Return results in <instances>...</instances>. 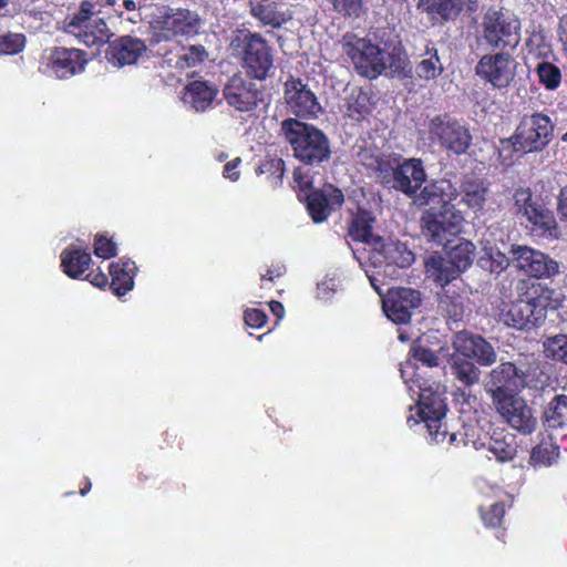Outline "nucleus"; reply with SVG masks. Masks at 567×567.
Masks as SVG:
<instances>
[{"mask_svg": "<svg viewBox=\"0 0 567 567\" xmlns=\"http://www.w3.org/2000/svg\"><path fill=\"white\" fill-rule=\"evenodd\" d=\"M241 159L240 157H236L229 162H227L224 166L223 175L226 178H229L233 182H236L239 179L240 172L238 171V166L240 164Z\"/></svg>", "mask_w": 567, "mask_h": 567, "instance_id": "obj_60", "label": "nucleus"}, {"mask_svg": "<svg viewBox=\"0 0 567 567\" xmlns=\"http://www.w3.org/2000/svg\"><path fill=\"white\" fill-rule=\"evenodd\" d=\"M425 126L430 144L437 145L447 153L463 155L472 144L470 130L449 113L434 115L427 120Z\"/></svg>", "mask_w": 567, "mask_h": 567, "instance_id": "obj_10", "label": "nucleus"}, {"mask_svg": "<svg viewBox=\"0 0 567 567\" xmlns=\"http://www.w3.org/2000/svg\"><path fill=\"white\" fill-rule=\"evenodd\" d=\"M556 32L563 51L567 55V14H563L558 18Z\"/></svg>", "mask_w": 567, "mask_h": 567, "instance_id": "obj_61", "label": "nucleus"}, {"mask_svg": "<svg viewBox=\"0 0 567 567\" xmlns=\"http://www.w3.org/2000/svg\"><path fill=\"white\" fill-rule=\"evenodd\" d=\"M421 8L431 20L445 22L456 17L461 10L460 0H420Z\"/></svg>", "mask_w": 567, "mask_h": 567, "instance_id": "obj_38", "label": "nucleus"}, {"mask_svg": "<svg viewBox=\"0 0 567 567\" xmlns=\"http://www.w3.org/2000/svg\"><path fill=\"white\" fill-rule=\"evenodd\" d=\"M452 346V373L465 386H472L480 381L481 371L472 359L480 365H492L496 361L494 348L478 334L460 331L454 336Z\"/></svg>", "mask_w": 567, "mask_h": 567, "instance_id": "obj_3", "label": "nucleus"}, {"mask_svg": "<svg viewBox=\"0 0 567 567\" xmlns=\"http://www.w3.org/2000/svg\"><path fill=\"white\" fill-rule=\"evenodd\" d=\"M369 280H370V284L371 286L373 287V289L380 295L382 296V288H381V284L379 282L377 276L374 275H371L369 276Z\"/></svg>", "mask_w": 567, "mask_h": 567, "instance_id": "obj_63", "label": "nucleus"}, {"mask_svg": "<svg viewBox=\"0 0 567 567\" xmlns=\"http://www.w3.org/2000/svg\"><path fill=\"white\" fill-rule=\"evenodd\" d=\"M284 100L289 112L298 118H316L322 112L316 94L300 78L290 75L286 80Z\"/></svg>", "mask_w": 567, "mask_h": 567, "instance_id": "obj_17", "label": "nucleus"}, {"mask_svg": "<svg viewBox=\"0 0 567 567\" xmlns=\"http://www.w3.org/2000/svg\"><path fill=\"white\" fill-rule=\"evenodd\" d=\"M425 268L429 276L443 289L453 280L461 277L463 271L457 270L456 266L445 256L433 255L425 261Z\"/></svg>", "mask_w": 567, "mask_h": 567, "instance_id": "obj_32", "label": "nucleus"}, {"mask_svg": "<svg viewBox=\"0 0 567 567\" xmlns=\"http://www.w3.org/2000/svg\"><path fill=\"white\" fill-rule=\"evenodd\" d=\"M85 279L89 280L93 286H95L97 288H101V289H105L106 287L110 288L109 277L100 269L91 270L85 276Z\"/></svg>", "mask_w": 567, "mask_h": 567, "instance_id": "obj_58", "label": "nucleus"}, {"mask_svg": "<svg viewBox=\"0 0 567 567\" xmlns=\"http://www.w3.org/2000/svg\"><path fill=\"white\" fill-rule=\"evenodd\" d=\"M517 447L515 435L504 430L494 431L487 444L488 452L501 463L513 461L517 455Z\"/></svg>", "mask_w": 567, "mask_h": 567, "instance_id": "obj_33", "label": "nucleus"}, {"mask_svg": "<svg viewBox=\"0 0 567 567\" xmlns=\"http://www.w3.org/2000/svg\"><path fill=\"white\" fill-rule=\"evenodd\" d=\"M401 164L400 159L391 156H380L377 158L375 173L381 184L392 187L396 166Z\"/></svg>", "mask_w": 567, "mask_h": 567, "instance_id": "obj_47", "label": "nucleus"}, {"mask_svg": "<svg viewBox=\"0 0 567 567\" xmlns=\"http://www.w3.org/2000/svg\"><path fill=\"white\" fill-rule=\"evenodd\" d=\"M557 213L560 220L567 225V184L560 187L557 195Z\"/></svg>", "mask_w": 567, "mask_h": 567, "instance_id": "obj_57", "label": "nucleus"}, {"mask_svg": "<svg viewBox=\"0 0 567 567\" xmlns=\"http://www.w3.org/2000/svg\"><path fill=\"white\" fill-rule=\"evenodd\" d=\"M94 254L102 259H111L117 255L116 243L106 234H96L93 243Z\"/></svg>", "mask_w": 567, "mask_h": 567, "instance_id": "obj_49", "label": "nucleus"}, {"mask_svg": "<svg viewBox=\"0 0 567 567\" xmlns=\"http://www.w3.org/2000/svg\"><path fill=\"white\" fill-rule=\"evenodd\" d=\"M488 392L493 403L507 400L527 385L525 374L512 362H503L489 373L487 380Z\"/></svg>", "mask_w": 567, "mask_h": 567, "instance_id": "obj_19", "label": "nucleus"}, {"mask_svg": "<svg viewBox=\"0 0 567 567\" xmlns=\"http://www.w3.org/2000/svg\"><path fill=\"white\" fill-rule=\"evenodd\" d=\"M464 215L455 205L430 206L421 214L419 224L426 243L447 247L464 228Z\"/></svg>", "mask_w": 567, "mask_h": 567, "instance_id": "obj_5", "label": "nucleus"}, {"mask_svg": "<svg viewBox=\"0 0 567 567\" xmlns=\"http://www.w3.org/2000/svg\"><path fill=\"white\" fill-rule=\"evenodd\" d=\"M293 182L299 190L298 198L302 199L307 193L317 190L313 188V181L310 176L309 169L306 167H296L293 171Z\"/></svg>", "mask_w": 567, "mask_h": 567, "instance_id": "obj_55", "label": "nucleus"}, {"mask_svg": "<svg viewBox=\"0 0 567 567\" xmlns=\"http://www.w3.org/2000/svg\"><path fill=\"white\" fill-rule=\"evenodd\" d=\"M343 53L351 60L357 72L367 79L374 80L386 70L400 73L404 70L405 60L401 43L381 41L372 43L368 38H360L347 32L340 41Z\"/></svg>", "mask_w": 567, "mask_h": 567, "instance_id": "obj_1", "label": "nucleus"}, {"mask_svg": "<svg viewBox=\"0 0 567 567\" xmlns=\"http://www.w3.org/2000/svg\"><path fill=\"white\" fill-rule=\"evenodd\" d=\"M498 317L504 324L517 330H532L544 323L519 295L514 301L502 302Z\"/></svg>", "mask_w": 567, "mask_h": 567, "instance_id": "obj_24", "label": "nucleus"}, {"mask_svg": "<svg viewBox=\"0 0 567 567\" xmlns=\"http://www.w3.org/2000/svg\"><path fill=\"white\" fill-rule=\"evenodd\" d=\"M419 368L410 362L401 368V375L410 390L413 385L419 389L417 415L420 421L425 423L431 440L435 443H447L454 445L457 442L456 433H449L443 419L446 415L447 404L444 398L445 386L439 381L424 379L419 372Z\"/></svg>", "mask_w": 567, "mask_h": 567, "instance_id": "obj_2", "label": "nucleus"}, {"mask_svg": "<svg viewBox=\"0 0 567 567\" xmlns=\"http://www.w3.org/2000/svg\"><path fill=\"white\" fill-rule=\"evenodd\" d=\"M511 254L514 266L532 278L550 279L559 274V262L540 250L514 244Z\"/></svg>", "mask_w": 567, "mask_h": 567, "instance_id": "obj_16", "label": "nucleus"}, {"mask_svg": "<svg viewBox=\"0 0 567 567\" xmlns=\"http://www.w3.org/2000/svg\"><path fill=\"white\" fill-rule=\"evenodd\" d=\"M421 305V293L413 288H391L382 299L386 317L396 324L408 323L412 312Z\"/></svg>", "mask_w": 567, "mask_h": 567, "instance_id": "obj_20", "label": "nucleus"}, {"mask_svg": "<svg viewBox=\"0 0 567 567\" xmlns=\"http://www.w3.org/2000/svg\"><path fill=\"white\" fill-rule=\"evenodd\" d=\"M444 71L439 51L433 43L425 45V51L419 55L415 64L416 76L421 80L431 81L437 79Z\"/></svg>", "mask_w": 567, "mask_h": 567, "instance_id": "obj_35", "label": "nucleus"}, {"mask_svg": "<svg viewBox=\"0 0 567 567\" xmlns=\"http://www.w3.org/2000/svg\"><path fill=\"white\" fill-rule=\"evenodd\" d=\"M146 51L147 45L144 40L126 34L109 42L105 59L111 65L120 69L136 64Z\"/></svg>", "mask_w": 567, "mask_h": 567, "instance_id": "obj_22", "label": "nucleus"}, {"mask_svg": "<svg viewBox=\"0 0 567 567\" xmlns=\"http://www.w3.org/2000/svg\"><path fill=\"white\" fill-rule=\"evenodd\" d=\"M410 355L413 360L427 368L439 367L440 363V359L433 350L420 344H413L411 347Z\"/></svg>", "mask_w": 567, "mask_h": 567, "instance_id": "obj_54", "label": "nucleus"}, {"mask_svg": "<svg viewBox=\"0 0 567 567\" xmlns=\"http://www.w3.org/2000/svg\"><path fill=\"white\" fill-rule=\"evenodd\" d=\"M425 181L426 173L422 159L408 158L396 166L391 188L413 197L421 189Z\"/></svg>", "mask_w": 567, "mask_h": 567, "instance_id": "obj_26", "label": "nucleus"}, {"mask_svg": "<svg viewBox=\"0 0 567 567\" xmlns=\"http://www.w3.org/2000/svg\"><path fill=\"white\" fill-rule=\"evenodd\" d=\"M546 352L551 359L567 364V336L557 334L550 338L546 344Z\"/></svg>", "mask_w": 567, "mask_h": 567, "instance_id": "obj_51", "label": "nucleus"}, {"mask_svg": "<svg viewBox=\"0 0 567 567\" xmlns=\"http://www.w3.org/2000/svg\"><path fill=\"white\" fill-rule=\"evenodd\" d=\"M462 203L474 212L484 209L488 188L483 181L466 178L461 184Z\"/></svg>", "mask_w": 567, "mask_h": 567, "instance_id": "obj_37", "label": "nucleus"}, {"mask_svg": "<svg viewBox=\"0 0 567 567\" xmlns=\"http://www.w3.org/2000/svg\"><path fill=\"white\" fill-rule=\"evenodd\" d=\"M286 267L284 265H274L261 275V288L266 287V281L272 282L276 278H280L285 275Z\"/></svg>", "mask_w": 567, "mask_h": 567, "instance_id": "obj_59", "label": "nucleus"}, {"mask_svg": "<svg viewBox=\"0 0 567 567\" xmlns=\"http://www.w3.org/2000/svg\"><path fill=\"white\" fill-rule=\"evenodd\" d=\"M164 435H165V442L167 443V445L173 447V443L177 439V434L175 433V431H166L164 433Z\"/></svg>", "mask_w": 567, "mask_h": 567, "instance_id": "obj_64", "label": "nucleus"}, {"mask_svg": "<svg viewBox=\"0 0 567 567\" xmlns=\"http://www.w3.org/2000/svg\"><path fill=\"white\" fill-rule=\"evenodd\" d=\"M517 213H522L533 225V230L542 236L557 238L558 224L554 212L540 199L534 198L530 188H518L514 193Z\"/></svg>", "mask_w": 567, "mask_h": 567, "instance_id": "obj_13", "label": "nucleus"}, {"mask_svg": "<svg viewBox=\"0 0 567 567\" xmlns=\"http://www.w3.org/2000/svg\"><path fill=\"white\" fill-rule=\"evenodd\" d=\"M96 4L90 0L82 1L79 11L70 18L66 24L68 31L73 34L79 31V28L93 21L92 17L101 12L100 9L96 10Z\"/></svg>", "mask_w": 567, "mask_h": 567, "instance_id": "obj_46", "label": "nucleus"}, {"mask_svg": "<svg viewBox=\"0 0 567 567\" xmlns=\"http://www.w3.org/2000/svg\"><path fill=\"white\" fill-rule=\"evenodd\" d=\"M475 251L476 247L471 240L461 238L454 246L446 249L445 257L456 266L457 270L465 272L473 265Z\"/></svg>", "mask_w": 567, "mask_h": 567, "instance_id": "obj_40", "label": "nucleus"}, {"mask_svg": "<svg viewBox=\"0 0 567 567\" xmlns=\"http://www.w3.org/2000/svg\"><path fill=\"white\" fill-rule=\"evenodd\" d=\"M516 291L543 322L546 320L548 310H558L563 303L560 295L540 281L522 279L517 284Z\"/></svg>", "mask_w": 567, "mask_h": 567, "instance_id": "obj_18", "label": "nucleus"}, {"mask_svg": "<svg viewBox=\"0 0 567 567\" xmlns=\"http://www.w3.org/2000/svg\"><path fill=\"white\" fill-rule=\"evenodd\" d=\"M333 11L343 18H359L363 8L362 0H330Z\"/></svg>", "mask_w": 567, "mask_h": 567, "instance_id": "obj_53", "label": "nucleus"}, {"mask_svg": "<svg viewBox=\"0 0 567 567\" xmlns=\"http://www.w3.org/2000/svg\"><path fill=\"white\" fill-rule=\"evenodd\" d=\"M219 90L208 80H193L185 86V101L197 112H205L213 106Z\"/></svg>", "mask_w": 567, "mask_h": 567, "instance_id": "obj_28", "label": "nucleus"}, {"mask_svg": "<svg viewBox=\"0 0 567 567\" xmlns=\"http://www.w3.org/2000/svg\"><path fill=\"white\" fill-rule=\"evenodd\" d=\"M556 124L544 112L524 114L507 142L523 154L540 153L553 142Z\"/></svg>", "mask_w": 567, "mask_h": 567, "instance_id": "obj_6", "label": "nucleus"}, {"mask_svg": "<svg viewBox=\"0 0 567 567\" xmlns=\"http://www.w3.org/2000/svg\"><path fill=\"white\" fill-rule=\"evenodd\" d=\"M306 204L307 212L315 224L326 221L330 215L341 208L344 203L343 193L332 185L327 189L311 190L300 199Z\"/></svg>", "mask_w": 567, "mask_h": 567, "instance_id": "obj_21", "label": "nucleus"}, {"mask_svg": "<svg viewBox=\"0 0 567 567\" xmlns=\"http://www.w3.org/2000/svg\"><path fill=\"white\" fill-rule=\"evenodd\" d=\"M519 19L503 9H489L482 20V37L492 50L514 51L520 42Z\"/></svg>", "mask_w": 567, "mask_h": 567, "instance_id": "obj_9", "label": "nucleus"}, {"mask_svg": "<svg viewBox=\"0 0 567 567\" xmlns=\"http://www.w3.org/2000/svg\"><path fill=\"white\" fill-rule=\"evenodd\" d=\"M25 47V37L22 33H7L0 35V54H17Z\"/></svg>", "mask_w": 567, "mask_h": 567, "instance_id": "obj_52", "label": "nucleus"}, {"mask_svg": "<svg viewBox=\"0 0 567 567\" xmlns=\"http://www.w3.org/2000/svg\"><path fill=\"white\" fill-rule=\"evenodd\" d=\"M111 276L110 290L117 297H123L134 288V278L137 272L135 261L130 258H120L109 266Z\"/></svg>", "mask_w": 567, "mask_h": 567, "instance_id": "obj_27", "label": "nucleus"}, {"mask_svg": "<svg viewBox=\"0 0 567 567\" xmlns=\"http://www.w3.org/2000/svg\"><path fill=\"white\" fill-rule=\"evenodd\" d=\"M73 34L81 43L89 48L101 47L105 43L109 44V42H111L110 38L112 37V32L103 18H97L82 25L79 28V31Z\"/></svg>", "mask_w": 567, "mask_h": 567, "instance_id": "obj_34", "label": "nucleus"}, {"mask_svg": "<svg viewBox=\"0 0 567 567\" xmlns=\"http://www.w3.org/2000/svg\"><path fill=\"white\" fill-rule=\"evenodd\" d=\"M439 308L446 315L449 320L458 322L464 316L463 297L450 289H443L439 295Z\"/></svg>", "mask_w": 567, "mask_h": 567, "instance_id": "obj_42", "label": "nucleus"}, {"mask_svg": "<svg viewBox=\"0 0 567 567\" xmlns=\"http://www.w3.org/2000/svg\"><path fill=\"white\" fill-rule=\"evenodd\" d=\"M221 94L227 105L240 113L254 112L265 102L264 90L238 73L227 80Z\"/></svg>", "mask_w": 567, "mask_h": 567, "instance_id": "obj_15", "label": "nucleus"}, {"mask_svg": "<svg viewBox=\"0 0 567 567\" xmlns=\"http://www.w3.org/2000/svg\"><path fill=\"white\" fill-rule=\"evenodd\" d=\"M559 456V446L553 436L547 434L530 452L529 464L536 466H550Z\"/></svg>", "mask_w": 567, "mask_h": 567, "instance_id": "obj_39", "label": "nucleus"}, {"mask_svg": "<svg viewBox=\"0 0 567 567\" xmlns=\"http://www.w3.org/2000/svg\"><path fill=\"white\" fill-rule=\"evenodd\" d=\"M61 268L72 279H82L89 270L92 258L86 249L69 246L61 252Z\"/></svg>", "mask_w": 567, "mask_h": 567, "instance_id": "obj_31", "label": "nucleus"}, {"mask_svg": "<svg viewBox=\"0 0 567 567\" xmlns=\"http://www.w3.org/2000/svg\"><path fill=\"white\" fill-rule=\"evenodd\" d=\"M538 82L548 91H555L561 84L563 74L560 69L547 61L539 62L536 66Z\"/></svg>", "mask_w": 567, "mask_h": 567, "instance_id": "obj_45", "label": "nucleus"}, {"mask_svg": "<svg viewBox=\"0 0 567 567\" xmlns=\"http://www.w3.org/2000/svg\"><path fill=\"white\" fill-rule=\"evenodd\" d=\"M267 315L264 310L260 309H247L244 312L245 323L255 329L262 328L267 322Z\"/></svg>", "mask_w": 567, "mask_h": 567, "instance_id": "obj_56", "label": "nucleus"}, {"mask_svg": "<svg viewBox=\"0 0 567 567\" xmlns=\"http://www.w3.org/2000/svg\"><path fill=\"white\" fill-rule=\"evenodd\" d=\"M373 223L374 217L371 212L358 208L349 225L348 235L352 240L364 243L371 247L372 239L377 237L372 234Z\"/></svg>", "mask_w": 567, "mask_h": 567, "instance_id": "obj_36", "label": "nucleus"}, {"mask_svg": "<svg viewBox=\"0 0 567 567\" xmlns=\"http://www.w3.org/2000/svg\"><path fill=\"white\" fill-rule=\"evenodd\" d=\"M281 131L301 163L312 166L329 161V138L317 126L289 117L281 122Z\"/></svg>", "mask_w": 567, "mask_h": 567, "instance_id": "obj_4", "label": "nucleus"}, {"mask_svg": "<svg viewBox=\"0 0 567 567\" xmlns=\"http://www.w3.org/2000/svg\"><path fill=\"white\" fill-rule=\"evenodd\" d=\"M495 406L508 425L519 433L527 435L535 431L537 419L524 399L513 395Z\"/></svg>", "mask_w": 567, "mask_h": 567, "instance_id": "obj_23", "label": "nucleus"}, {"mask_svg": "<svg viewBox=\"0 0 567 567\" xmlns=\"http://www.w3.org/2000/svg\"><path fill=\"white\" fill-rule=\"evenodd\" d=\"M249 12L259 23L272 29L292 19L290 6L284 0H249Z\"/></svg>", "mask_w": 567, "mask_h": 567, "instance_id": "obj_25", "label": "nucleus"}, {"mask_svg": "<svg viewBox=\"0 0 567 567\" xmlns=\"http://www.w3.org/2000/svg\"><path fill=\"white\" fill-rule=\"evenodd\" d=\"M344 115L354 122L367 121L375 109L372 92L362 87L352 90L346 100Z\"/></svg>", "mask_w": 567, "mask_h": 567, "instance_id": "obj_30", "label": "nucleus"}, {"mask_svg": "<svg viewBox=\"0 0 567 567\" xmlns=\"http://www.w3.org/2000/svg\"><path fill=\"white\" fill-rule=\"evenodd\" d=\"M286 165L282 158H266L255 169L257 176L266 175L272 188H277L282 184Z\"/></svg>", "mask_w": 567, "mask_h": 567, "instance_id": "obj_43", "label": "nucleus"}, {"mask_svg": "<svg viewBox=\"0 0 567 567\" xmlns=\"http://www.w3.org/2000/svg\"><path fill=\"white\" fill-rule=\"evenodd\" d=\"M484 255L480 257V266L492 274H501L511 265V259L495 247H484Z\"/></svg>", "mask_w": 567, "mask_h": 567, "instance_id": "obj_44", "label": "nucleus"}, {"mask_svg": "<svg viewBox=\"0 0 567 567\" xmlns=\"http://www.w3.org/2000/svg\"><path fill=\"white\" fill-rule=\"evenodd\" d=\"M207 51L204 45H190L179 55L177 64L181 68H193L205 61Z\"/></svg>", "mask_w": 567, "mask_h": 567, "instance_id": "obj_50", "label": "nucleus"}, {"mask_svg": "<svg viewBox=\"0 0 567 567\" xmlns=\"http://www.w3.org/2000/svg\"><path fill=\"white\" fill-rule=\"evenodd\" d=\"M414 260V254L400 241L386 240L381 236L371 241L369 261L377 275L394 278L399 269L410 267Z\"/></svg>", "mask_w": 567, "mask_h": 567, "instance_id": "obj_11", "label": "nucleus"}, {"mask_svg": "<svg viewBox=\"0 0 567 567\" xmlns=\"http://www.w3.org/2000/svg\"><path fill=\"white\" fill-rule=\"evenodd\" d=\"M458 196L457 189L447 179H439L424 186L417 197L420 205L446 206Z\"/></svg>", "mask_w": 567, "mask_h": 567, "instance_id": "obj_29", "label": "nucleus"}, {"mask_svg": "<svg viewBox=\"0 0 567 567\" xmlns=\"http://www.w3.org/2000/svg\"><path fill=\"white\" fill-rule=\"evenodd\" d=\"M516 61L508 51L484 54L475 66L476 75L494 89H506L514 81Z\"/></svg>", "mask_w": 567, "mask_h": 567, "instance_id": "obj_14", "label": "nucleus"}, {"mask_svg": "<svg viewBox=\"0 0 567 567\" xmlns=\"http://www.w3.org/2000/svg\"><path fill=\"white\" fill-rule=\"evenodd\" d=\"M233 44L246 78L265 81L270 75L274 69V51L260 33L247 32Z\"/></svg>", "mask_w": 567, "mask_h": 567, "instance_id": "obj_7", "label": "nucleus"}, {"mask_svg": "<svg viewBox=\"0 0 567 567\" xmlns=\"http://www.w3.org/2000/svg\"><path fill=\"white\" fill-rule=\"evenodd\" d=\"M544 424L549 429L567 426V395L557 394L544 411Z\"/></svg>", "mask_w": 567, "mask_h": 567, "instance_id": "obj_41", "label": "nucleus"}, {"mask_svg": "<svg viewBox=\"0 0 567 567\" xmlns=\"http://www.w3.org/2000/svg\"><path fill=\"white\" fill-rule=\"evenodd\" d=\"M505 504L503 502H496L488 507L481 506L480 515L484 525L488 528L501 527L505 516Z\"/></svg>", "mask_w": 567, "mask_h": 567, "instance_id": "obj_48", "label": "nucleus"}, {"mask_svg": "<svg viewBox=\"0 0 567 567\" xmlns=\"http://www.w3.org/2000/svg\"><path fill=\"white\" fill-rule=\"evenodd\" d=\"M86 63L85 51L75 48L53 47L43 52L39 70L44 74L63 80L83 72Z\"/></svg>", "mask_w": 567, "mask_h": 567, "instance_id": "obj_12", "label": "nucleus"}, {"mask_svg": "<svg viewBox=\"0 0 567 567\" xmlns=\"http://www.w3.org/2000/svg\"><path fill=\"white\" fill-rule=\"evenodd\" d=\"M202 19L187 8L163 7L150 22L151 40L154 43L173 41L178 37L199 33Z\"/></svg>", "mask_w": 567, "mask_h": 567, "instance_id": "obj_8", "label": "nucleus"}, {"mask_svg": "<svg viewBox=\"0 0 567 567\" xmlns=\"http://www.w3.org/2000/svg\"><path fill=\"white\" fill-rule=\"evenodd\" d=\"M269 308L277 319H281L284 317L285 308L280 301L271 300L269 302Z\"/></svg>", "mask_w": 567, "mask_h": 567, "instance_id": "obj_62", "label": "nucleus"}]
</instances>
